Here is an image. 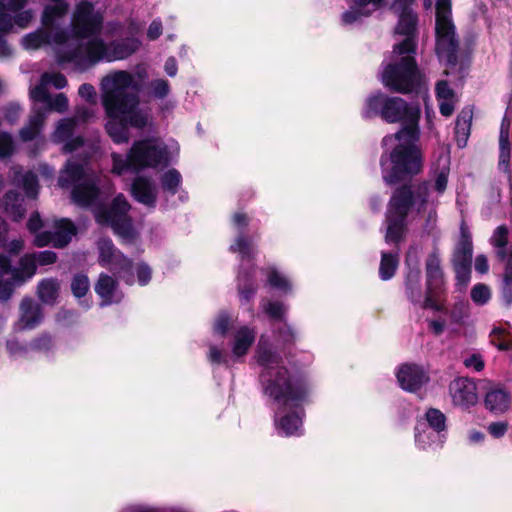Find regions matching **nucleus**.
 Wrapping results in <instances>:
<instances>
[{
  "label": "nucleus",
  "mask_w": 512,
  "mask_h": 512,
  "mask_svg": "<svg viewBox=\"0 0 512 512\" xmlns=\"http://www.w3.org/2000/svg\"><path fill=\"white\" fill-rule=\"evenodd\" d=\"M418 141L406 136L380 156L382 180L385 185L394 187L385 213V242L388 244H399L404 240L409 214L414 209L417 213L423 212L429 202L430 182L412 183L424 170V154Z\"/></svg>",
  "instance_id": "obj_1"
},
{
  "label": "nucleus",
  "mask_w": 512,
  "mask_h": 512,
  "mask_svg": "<svg viewBox=\"0 0 512 512\" xmlns=\"http://www.w3.org/2000/svg\"><path fill=\"white\" fill-rule=\"evenodd\" d=\"M361 117L364 120L381 118L389 124H401L397 132L382 139V144L388 139L402 141L406 136L420 139V106L409 103L400 96L388 95L382 91L371 93L364 101Z\"/></svg>",
  "instance_id": "obj_2"
},
{
  "label": "nucleus",
  "mask_w": 512,
  "mask_h": 512,
  "mask_svg": "<svg viewBox=\"0 0 512 512\" xmlns=\"http://www.w3.org/2000/svg\"><path fill=\"white\" fill-rule=\"evenodd\" d=\"M262 392L279 406L301 409L309 402L311 383L301 370H290L286 366L266 369L259 374Z\"/></svg>",
  "instance_id": "obj_3"
},
{
  "label": "nucleus",
  "mask_w": 512,
  "mask_h": 512,
  "mask_svg": "<svg viewBox=\"0 0 512 512\" xmlns=\"http://www.w3.org/2000/svg\"><path fill=\"white\" fill-rule=\"evenodd\" d=\"M379 81L392 94L418 95L425 84V75L412 57L394 58L382 65Z\"/></svg>",
  "instance_id": "obj_4"
},
{
  "label": "nucleus",
  "mask_w": 512,
  "mask_h": 512,
  "mask_svg": "<svg viewBox=\"0 0 512 512\" xmlns=\"http://www.w3.org/2000/svg\"><path fill=\"white\" fill-rule=\"evenodd\" d=\"M460 41L452 19V0H436L435 4V51L445 58L449 67L458 64Z\"/></svg>",
  "instance_id": "obj_5"
},
{
  "label": "nucleus",
  "mask_w": 512,
  "mask_h": 512,
  "mask_svg": "<svg viewBox=\"0 0 512 512\" xmlns=\"http://www.w3.org/2000/svg\"><path fill=\"white\" fill-rule=\"evenodd\" d=\"M130 203L124 194H117L109 205L100 203L94 211L95 221L101 226H109L114 233L130 239L133 236L132 219L129 216Z\"/></svg>",
  "instance_id": "obj_6"
},
{
  "label": "nucleus",
  "mask_w": 512,
  "mask_h": 512,
  "mask_svg": "<svg viewBox=\"0 0 512 512\" xmlns=\"http://www.w3.org/2000/svg\"><path fill=\"white\" fill-rule=\"evenodd\" d=\"M450 262L455 274V289L462 293L471 281L473 262V239L465 221L460 224L459 237L452 250Z\"/></svg>",
  "instance_id": "obj_7"
},
{
  "label": "nucleus",
  "mask_w": 512,
  "mask_h": 512,
  "mask_svg": "<svg viewBox=\"0 0 512 512\" xmlns=\"http://www.w3.org/2000/svg\"><path fill=\"white\" fill-rule=\"evenodd\" d=\"M138 83L127 71H117L111 77H106L102 82V104L110 106L132 107L139 105V97L136 93L129 92V88L138 90Z\"/></svg>",
  "instance_id": "obj_8"
},
{
  "label": "nucleus",
  "mask_w": 512,
  "mask_h": 512,
  "mask_svg": "<svg viewBox=\"0 0 512 512\" xmlns=\"http://www.w3.org/2000/svg\"><path fill=\"white\" fill-rule=\"evenodd\" d=\"M446 294L445 274L441 267L439 254L430 253L425 261V297L422 309H431L441 312L444 309L440 302Z\"/></svg>",
  "instance_id": "obj_9"
},
{
  "label": "nucleus",
  "mask_w": 512,
  "mask_h": 512,
  "mask_svg": "<svg viewBox=\"0 0 512 512\" xmlns=\"http://www.w3.org/2000/svg\"><path fill=\"white\" fill-rule=\"evenodd\" d=\"M103 28V16L95 12L94 4L88 0L80 1L73 12L71 30L75 38L87 39L100 34Z\"/></svg>",
  "instance_id": "obj_10"
},
{
  "label": "nucleus",
  "mask_w": 512,
  "mask_h": 512,
  "mask_svg": "<svg viewBox=\"0 0 512 512\" xmlns=\"http://www.w3.org/2000/svg\"><path fill=\"white\" fill-rule=\"evenodd\" d=\"M129 151L136 173L146 168H157L167 161L166 147L149 138L136 140Z\"/></svg>",
  "instance_id": "obj_11"
},
{
  "label": "nucleus",
  "mask_w": 512,
  "mask_h": 512,
  "mask_svg": "<svg viewBox=\"0 0 512 512\" xmlns=\"http://www.w3.org/2000/svg\"><path fill=\"white\" fill-rule=\"evenodd\" d=\"M396 378L400 387L407 392H417L430 380L427 371L418 364L404 363L399 366Z\"/></svg>",
  "instance_id": "obj_12"
},
{
  "label": "nucleus",
  "mask_w": 512,
  "mask_h": 512,
  "mask_svg": "<svg viewBox=\"0 0 512 512\" xmlns=\"http://www.w3.org/2000/svg\"><path fill=\"white\" fill-rule=\"evenodd\" d=\"M449 393L455 406L468 409L478 401L475 382L468 377H458L449 384Z\"/></svg>",
  "instance_id": "obj_13"
},
{
  "label": "nucleus",
  "mask_w": 512,
  "mask_h": 512,
  "mask_svg": "<svg viewBox=\"0 0 512 512\" xmlns=\"http://www.w3.org/2000/svg\"><path fill=\"white\" fill-rule=\"evenodd\" d=\"M108 117L105 124V130L112 141L116 144L127 143L129 140V129L123 117L124 107L114 106L111 110L110 106H103Z\"/></svg>",
  "instance_id": "obj_14"
},
{
  "label": "nucleus",
  "mask_w": 512,
  "mask_h": 512,
  "mask_svg": "<svg viewBox=\"0 0 512 512\" xmlns=\"http://www.w3.org/2000/svg\"><path fill=\"white\" fill-rule=\"evenodd\" d=\"M100 195L101 189L92 178H87L74 185L71 190L72 202L82 208L97 207Z\"/></svg>",
  "instance_id": "obj_15"
},
{
  "label": "nucleus",
  "mask_w": 512,
  "mask_h": 512,
  "mask_svg": "<svg viewBox=\"0 0 512 512\" xmlns=\"http://www.w3.org/2000/svg\"><path fill=\"white\" fill-rule=\"evenodd\" d=\"M94 291L101 298V307L118 304L123 297L117 279L103 272L94 284Z\"/></svg>",
  "instance_id": "obj_16"
},
{
  "label": "nucleus",
  "mask_w": 512,
  "mask_h": 512,
  "mask_svg": "<svg viewBox=\"0 0 512 512\" xmlns=\"http://www.w3.org/2000/svg\"><path fill=\"white\" fill-rule=\"evenodd\" d=\"M19 326L23 330L35 329L43 320V310L32 297L26 296L20 302Z\"/></svg>",
  "instance_id": "obj_17"
},
{
  "label": "nucleus",
  "mask_w": 512,
  "mask_h": 512,
  "mask_svg": "<svg viewBox=\"0 0 512 512\" xmlns=\"http://www.w3.org/2000/svg\"><path fill=\"white\" fill-rule=\"evenodd\" d=\"M237 290L242 304L250 303L255 297L258 284L254 266L241 268L237 275Z\"/></svg>",
  "instance_id": "obj_18"
},
{
  "label": "nucleus",
  "mask_w": 512,
  "mask_h": 512,
  "mask_svg": "<svg viewBox=\"0 0 512 512\" xmlns=\"http://www.w3.org/2000/svg\"><path fill=\"white\" fill-rule=\"evenodd\" d=\"M86 170L83 163L74 160H68L58 177V185L67 189L86 180Z\"/></svg>",
  "instance_id": "obj_19"
},
{
  "label": "nucleus",
  "mask_w": 512,
  "mask_h": 512,
  "mask_svg": "<svg viewBox=\"0 0 512 512\" xmlns=\"http://www.w3.org/2000/svg\"><path fill=\"white\" fill-rule=\"evenodd\" d=\"M131 192L136 201L148 207L156 206L157 194L152 181L147 177H137L133 180Z\"/></svg>",
  "instance_id": "obj_20"
},
{
  "label": "nucleus",
  "mask_w": 512,
  "mask_h": 512,
  "mask_svg": "<svg viewBox=\"0 0 512 512\" xmlns=\"http://www.w3.org/2000/svg\"><path fill=\"white\" fill-rule=\"evenodd\" d=\"M4 213L14 222L21 221L26 214L23 195L16 190H8L2 198Z\"/></svg>",
  "instance_id": "obj_21"
},
{
  "label": "nucleus",
  "mask_w": 512,
  "mask_h": 512,
  "mask_svg": "<svg viewBox=\"0 0 512 512\" xmlns=\"http://www.w3.org/2000/svg\"><path fill=\"white\" fill-rule=\"evenodd\" d=\"M510 393L501 387L490 388L484 398L485 408L495 415L506 412L510 406Z\"/></svg>",
  "instance_id": "obj_22"
},
{
  "label": "nucleus",
  "mask_w": 512,
  "mask_h": 512,
  "mask_svg": "<svg viewBox=\"0 0 512 512\" xmlns=\"http://www.w3.org/2000/svg\"><path fill=\"white\" fill-rule=\"evenodd\" d=\"M141 46L139 39L126 37L109 43L108 61L123 60L134 54Z\"/></svg>",
  "instance_id": "obj_23"
},
{
  "label": "nucleus",
  "mask_w": 512,
  "mask_h": 512,
  "mask_svg": "<svg viewBox=\"0 0 512 512\" xmlns=\"http://www.w3.org/2000/svg\"><path fill=\"white\" fill-rule=\"evenodd\" d=\"M54 248L63 249L72 241L73 236L78 233L77 226L69 218H60L54 221Z\"/></svg>",
  "instance_id": "obj_24"
},
{
  "label": "nucleus",
  "mask_w": 512,
  "mask_h": 512,
  "mask_svg": "<svg viewBox=\"0 0 512 512\" xmlns=\"http://www.w3.org/2000/svg\"><path fill=\"white\" fill-rule=\"evenodd\" d=\"M405 295L414 305L422 307L421 270L418 266L409 268L404 280Z\"/></svg>",
  "instance_id": "obj_25"
},
{
  "label": "nucleus",
  "mask_w": 512,
  "mask_h": 512,
  "mask_svg": "<svg viewBox=\"0 0 512 512\" xmlns=\"http://www.w3.org/2000/svg\"><path fill=\"white\" fill-rule=\"evenodd\" d=\"M255 359L257 364L262 368L261 372L266 369H275L283 366L281 355L275 351L269 343H263L261 340L255 351Z\"/></svg>",
  "instance_id": "obj_26"
},
{
  "label": "nucleus",
  "mask_w": 512,
  "mask_h": 512,
  "mask_svg": "<svg viewBox=\"0 0 512 512\" xmlns=\"http://www.w3.org/2000/svg\"><path fill=\"white\" fill-rule=\"evenodd\" d=\"M509 229L506 225H500L495 228L490 238V244L495 248V256L499 262L507 261L510 257L508 251Z\"/></svg>",
  "instance_id": "obj_27"
},
{
  "label": "nucleus",
  "mask_w": 512,
  "mask_h": 512,
  "mask_svg": "<svg viewBox=\"0 0 512 512\" xmlns=\"http://www.w3.org/2000/svg\"><path fill=\"white\" fill-rule=\"evenodd\" d=\"M118 276L128 285H133L135 282L134 277V263L133 260L128 258L121 251L117 257L109 264Z\"/></svg>",
  "instance_id": "obj_28"
},
{
  "label": "nucleus",
  "mask_w": 512,
  "mask_h": 512,
  "mask_svg": "<svg viewBox=\"0 0 512 512\" xmlns=\"http://www.w3.org/2000/svg\"><path fill=\"white\" fill-rule=\"evenodd\" d=\"M255 341V333L248 326L240 327L234 335L232 352L237 357L245 356Z\"/></svg>",
  "instance_id": "obj_29"
},
{
  "label": "nucleus",
  "mask_w": 512,
  "mask_h": 512,
  "mask_svg": "<svg viewBox=\"0 0 512 512\" xmlns=\"http://www.w3.org/2000/svg\"><path fill=\"white\" fill-rule=\"evenodd\" d=\"M69 10V5L66 1L54 3L53 5H46L41 15V23L46 29H53L56 21L63 18Z\"/></svg>",
  "instance_id": "obj_30"
},
{
  "label": "nucleus",
  "mask_w": 512,
  "mask_h": 512,
  "mask_svg": "<svg viewBox=\"0 0 512 512\" xmlns=\"http://www.w3.org/2000/svg\"><path fill=\"white\" fill-rule=\"evenodd\" d=\"M473 118L472 111L462 110L455 122V139L459 148H464L467 144L471 131V122Z\"/></svg>",
  "instance_id": "obj_31"
},
{
  "label": "nucleus",
  "mask_w": 512,
  "mask_h": 512,
  "mask_svg": "<svg viewBox=\"0 0 512 512\" xmlns=\"http://www.w3.org/2000/svg\"><path fill=\"white\" fill-rule=\"evenodd\" d=\"M509 256L507 261L502 262L504 267L499 284L500 297L507 306L512 304V250Z\"/></svg>",
  "instance_id": "obj_32"
},
{
  "label": "nucleus",
  "mask_w": 512,
  "mask_h": 512,
  "mask_svg": "<svg viewBox=\"0 0 512 512\" xmlns=\"http://www.w3.org/2000/svg\"><path fill=\"white\" fill-rule=\"evenodd\" d=\"M417 22V15L404 8L399 16L395 33L405 37H417Z\"/></svg>",
  "instance_id": "obj_33"
},
{
  "label": "nucleus",
  "mask_w": 512,
  "mask_h": 512,
  "mask_svg": "<svg viewBox=\"0 0 512 512\" xmlns=\"http://www.w3.org/2000/svg\"><path fill=\"white\" fill-rule=\"evenodd\" d=\"M59 283L57 279H43L38 283L37 295L42 303L47 305L55 304L59 295Z\"/></svg>",
  "instance_id": "obj_34"
},
{
  "label": "nucleus",
  "mask_w": 512,
  "mask_h": 512,
  "mask_svg": "<svg viewBox=\"0 0 512 512\" xmlns=\"http://www.w3.org/2000/svg\"><path fill=\"white\" fill-rule=\"evenodd\" d=\"M510 122L506 117L502 119L499 134V166L509 167L510 162Z\"/></svg>",
  "instance_id": "obj_35"
},
{
  "label": "nucleus",
  "mask_w": 512,
  "mask_h": 512,
  "mask_svg": "<svg viewBox=\"0 0 512 512\" xmlns=\"http://www.w3.org/2000/svg\"><path fill=\"white\" fill-rule=\"evenodd\" d=\"M45 120V113L41 109H37L33 111V114L30 116L29 124L26 127H23L20 130V136L23 141H32L34 140L40 130Z\"/></svg>",
  "instance_id": "obj_36"
},
{
  "label": "nucleus",
  "mask_w": 512,
  "mask_h": 512,
  "mask_svg": "<svg viewBox=\"0 0 512 512\" xmlns=\"http://www.w3.org/2000/svg\"><path fill=\"white\" fill-rule=\"evenodd\" d=\"M98 248V263L102 267L109 266V264L120 254L121 251L114 245L109 237L100 238L97 242Z\"/></svg>",
  "instance_id": "obj_37"
},
{
  "label": "nucleus",
  "mask_w": 512,
  "mask_h": 512,
  "mask_svg": "<svg viewBox=\"0 0 512 512\" xmlns=\"http://www.w3.org/2000/svg\"><path fill=\"white\" fill-rule=\"evenodd\" d=\"M85 53L91 63H97L103 58L108 60L109 44L106 45L101 38H92L85 44Z\"/></svg>",
  "instance_id": "obj_38"
},
{
  "label": "nucleus",
  "mask_w": 512,
  "mask_h": 512,
  "mask_svg": "<svg viewBox=\"0 0 512 512\" xmlns=\"http://www.w3.org/2000/svg\"><path fill=\"white\" fill-rule=\"evenodd\" d=\"M297 410L286 413L277 422V427L285 436L296 435L302 426V418Z\"/></svg>",
  "instance_id": "obj_39"
},
{
  "label": "nucleus",
  "mask_w": 512,
  "mask_h": 512,
  "mask_svg": "<svg viewBox=\"0 0 512 512\" xmlns=\"http://www.w3.org/2000/svg\"><path fill=\"white\" fill-rule=\"evenodd\" d=\"M123 117L127 124V127H133L136 129H144L148 123V115L142 110L138 109V105L132 107H125Z\"/></svg>",
  "instance_id": "obj_40"
},
{
  "label": "nucleus",
  "mask_w": 512,
  "mask_h": 512,
  "mask_svg": "<svg viewBox=\"0 0 512 512\" xmlns=\"http://www.w3.org/2000/svg\"><path fill=\"white\" fill-rule=\"evenodd\" d=\"M418 49V37H405L402 41L395 43L392 53L395 58L412 57L416 59Z\"/></svg>",
  "instance_id": "obj_41"
},
{
  "label": "nucleus",
  "mask_w": 512,
  "mask_h": 512,
  "mask_svg": "<svg viewBox=\"0 0 512 512\" xmlns=\"http://www.w3.org/2000/svg\"><path fill=\"white\" fill-rule=\"evenodd\" d=\"M230 252L239 253L242 259H252L255 256L254 246L250 237L239 233L233 244L229 247Z\"/></svg>",
  "instance_id": "obj_42"
},
{
  "label": "nucleus",
  "mask_w": 512,
  "mask_h": 512,
  "mask_svg": "<svg viewBox=\"0 0 512 512\" xmlns=\"http://www.w3.org/2000/svg\"><path fill=\"white\" fill-rule=\"evenodd\" d=\"M398 258L396 255L388 252L381 253V261L379 266V277L383 281H388L394 277L398 268Z\"/></svg>",
  "instance_id": "obj_43"
},
{
  "label": "nucleus",
  "mask_w": 512,
  "mask_h": 512,
  "mask_svg": "<svg viewBox=\"0 0 512 512\" xmlns=\"http://www.w3.org/2000/svg\"><path fill=\"white\" fill-rule=\"evenodd\" d=\"M160 183L163 191L173 196L179 191L182 184V176L177 169L171 168L162 174Z\"/></svg>",
  "instance_id": "obj_44"
},
{
  "label": "nucleus",
  "mask_w": 512,
  "mask_h": 512,
  "mask_svg": "<svg viewBox=\"0 0 512 512\" xmlns=\"http://www.w3.org/2000/svg\"><path fill=\"white\" fill-rule=\"evenodd\" d=\"M490 343L500 351H509L512 348V337L508 331L501 327H494L489 335Z\"/></svg>",
  "instance_id": "obj_45"
},
{
  "label": "nucleus",
  "mask_w": 512,
  "mask_h": 512,
  "mask_svg": "<svg viewBox=\"0 0 512 512\" xmlns=\"http://www.w3.org/2000/svg\"><path fill=\"white\" fill-rule=\"evenodd\" d=\"M23 41L27 48L38 49L42 45L49 44L51 42V32L46 28L38 29L25 35Z\"/></svg>",
  "instance_id": "obj_46"
},
{
  "label": "nucleus",
  "mask_w": 512,
  "mask_h": 512,
  "mask_svg": "<svg viewBox=\"0 0 512 512\" xmlns=\"http://www.w3.org/2000/svg\"><path fill=\"white\" fill-rule=\"evenodd\" d=\"M112 172L116 175H122L127 171L135 172V165L130 156V151H128L126 157L124 158L121 154L112 153Z\"/></svg>",
  "instance_id": "obj_47"
},
{
  "label": "nucleus",
  "mask_w": 512,
  "mask_h": 512,
  "mask_svg": "<svg viewBox=\"0 0 512 512\" xmlns=\"http://www.w3.org/2000/svg\"><path fill=\"white\" fill-rule=\"evenodd\" d=\"M70 288L74 297L78 299L84 297L90 289L88 276L84 273H76L72 277Z\"/></svg>",
  "instance_id": "obj_48"
},
{
  "label": "nucleus",
  "mask_w": 512,
  "mask_h": 512,
  "mask_svg": "<svg viewBox=\"0 0 512 512\" xmlns=\"http://www.w3.org/2000/svg\"><path fill=\"white\" fill-rule=\"evenodd\" d=\"M426 421L431 429L440 433L446 429V416L437 408H429L425 413Z\"/></svg>",
  "instance_id": "obj_49"
},
{
  "label": "nucleus",
  "mask_w": 512,
  "mask_h": 512,
  "mask_svg": "<svg viewBox=\"0 0 512 512\" xmlns=\"http://www.w3.org/2000/svg\"><path fill=\"white\" fill-rule=\"evenodd\" d=\"M491 296L492 293L490 287L484 283L475 284L470 291L471 300L478 306L487 304L490 301Z\"/></svg>",
  "instance_id": "obj_50"
},
{
  "label": "nucleus",
  "mask_w": 512,
  "mask_h": 512,
  "mask_svg": "<svg viewBox=\"0 0 512 512\" xmlns=\"http://www.w3.org/2000/svg\"><path fill=\"white\" fill-rule=\"evenodd\" d=\"M22 184L25 195L30 199H35L39 192V181L37 175L32 171L26 172L23 176Z\"/></svg>",
  "instance_id": "obj_51"
},
{
  "label": "nucleus",
  "mask_w": 512,
  "mask_h": 512,
  "mask_svg": "<svg viewBox=\"0 0 512 512\" xmlns=\"http://www.w3.org/2000/svg\"><path fill=\"white\" fill-rule=\"evenodd\" d=\"M53 347V337L49 332H42L39 336L33 338L29 343V348L36 352H47Z\"/></svg>",
  "instance_id": "obj_52"
},
{
  "label": "nucleus",
  "mask_w": 512,
  "mask_h": 512,
  "mask_svg": "<svg viewBox=\"0 0 512 512\" xmlns=\"http://www.w3.org/2000/svg\"><path fill=\"white\" fill-rule=\"evenodd\" d=\"M277 338L278 341L282 343L284 350H286L295 344L297 335L290 325L284 323L281 327L278 328Z\"/></svg>",
  "instance_id": "obj_53"
},
{
  "label": "nucleus",
  "mask_w": 512,
  "mask_h": 512,
  "mask_svg": "<svg viewBox=\"0 0 512 512\" xmlns=\"http://www.w3.org/2000/svg\"><path fill=\"white\" fill-rule=\"evenodd\" d=\"M264 312L271 320L283 321L285 318V307L279 301H268L264 307Z\"/></svg>",
  "instance_id": "obj_54"
},
{
  "label": "nucleus",
  "mask_w": 512,
  "mask_h": 512,
  "mask_svg": "<svg viewBox=\"0 0 512 512\" xmlns=\"http://www.w3.org/2000/svg\"><path fill=\"white\" fill-rule=\"evenodd\" d=\"M371 15L370 10H362L352 5L349 10L342 14V22L345 25H351L362 17H369Z\"/></svg>",
  "instance_id": "obj_55"
},
{
  "label": "nucleus",
  "mask_w": 512,
  "mask_h": 512,
  "mask_svg": "<svg viewBox=\"0 0 512 512\" xmlns=\"http://www.w3.org/2000/svg\"><path fill=\"white\" fill-rule=\"evenodd\" d=\"M150 94L157 98V99H163L165 98L169 92H170V86L169 82L164 79H156L150 82Z\"/></svg>",
  "instance_id": "obj_56"
},
{
  "label": "nucleus",
  "mask_w": 512,
  "mask_h": 512,
  "mask_svg": "<svg viewBox=\"0 0 512 512\" xmlns=\"http://www.w3.org/2000/svg\"><path fill=\"white\" fill-rule=\"evenodd\" d=\"M19 268L26 274V277L31 278L35 275L37 270V263L32 253L25 254L20 258Z\"/></svg>",
  "instance_id": "obj_57"
},
{
  "label": "nucleus",
  "mask_w": 512,
  "mask_h": 512,
  "mask_svg": "<svg viewBox=\"0 0 512 512\" xmlns=\"http://www.w3.org/2000/svg\"><path fill=\"white\" fill-rule=\"evenodd\" d=\"M14 148L12 136L7 132H0V159L10 157Z\"/></svg>",
  "instance_id": "obj_58"
},
{
  "label": "nucleus",
  "mask_w": 512,
  "mask_h": 512,
  "mask_svg": "<svg viewBox=\"0 0 512 512\" xmlns=\"http://www.w3.org/2000/svg\"><path fill=\"white\" fill-rule=\"evenodd\" d=\"M230 324V315L227 312L222 311L219 313L218 317L215 320L213 327L214 332L221 336H226L229 331Z\"/></svg>",
  "instance_id": "obj_59"
},
{
  "label": "nucleus",
  "mask_w": 512,
  "mask_h": 512,
  "mask_svg": "<svg viewBox=\"0 0 512 512\" xmlns=\"http://www.w3.org/2000/svg\"><path fill=\"white\" fill-rule=\"evenodd\" d=\"M268 282L270 286L287 291L290 289V285L287 279H285L277 270H272L268 275Z\"/></svg>",
  "instance_id": "obj_60"
},
{
  "label": "nucleus",
  "mask_w": 512,
  "mask_h": 512,
  "mask_svg": "<svg viewBox=\"0 0 512 512\" xmlns=\"http://www.w3.org/2000/svg\"><path fill=\"white\" fill-rule=\"evenodd\" d=\"M76 127L75 119L68 118L62 119L57 126V132L63 138H71L73 136L74 130Z\"/></svg>",
  "instance_id": "obj_61"
},
{
  "label": "nucleus",
  "mask_w": 512,
  "mask_h": 512,
  "mask_svg": "<svg viewBox=\"0 0 512 512\" xmlns=\"http://www.w3.org/2000/svg\"><path fill=\"white\" fill-rule=\"evenodd\" d=\"M37 265L46 266L54 264L57 261V254L51 250H44L32 253Z\"/></svg>",
  "instance_id": "obj_62"
},
{
  "label": "nucleus",
  "mask_w": 512,
  "mask_h": 512,
  "mask_svg": "<svg viewBox=\"0 0 512 512\" xmlns=\"http://www.w3.org/2000/svg\"><path fill=\"white\" fill-rule=\"evenodd\" d=\"M136 274L138 283L141 286L147 285L152 278V270L145 262H140L137 264Z\"/></svg>",
  "instance_id": "obj_63"
},
{
  "label": "nucleus",
  "mask_w": 512,
  "mask_h": 512,
  "mask_svg": "<svg viewBox=\"0 0 512 512\" xmlns=\"http://www.w3.org/2000/svg\"><path fill=\"white\" fill-rule=\"evenodd\" d=\"M30 98L36 102L48 103L50 94L44 85L39 84L30 90Z\"/></svg>",
  "instance_id": "obj_64"
}]
</instances>
